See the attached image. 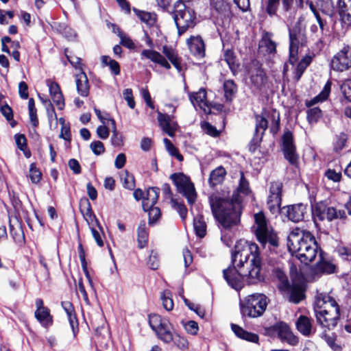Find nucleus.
<instances>
[{
    "mask_svg": "<svg viewBox=\"0 0 351 351\" xmlns=\"http://www.w3.org/2000/svg\"><path fill=\"white\" fill-rule=\"evenodd\" d=\"M348 140V136L345 133H341L337 136L333 144V149L335 152H340L346 146Z\"/></svg>",
    "mask_w": 351,
    "mask_h": 351,
    "instance_id": "nucleus-43",
    "label": "nucleus"
},
{
    "mask_svg": "<svg viewBox=\"0 0 351 351\" xmlns=\"http://www.w3.org/2000/svg\"><path fill=\"white\" fill-rule=\"evenodd\" d=\"M341 90L344 97L351 101V80H346L341 85Z\"/></svg>",
    "mask_w": 351,
    "mask_h": 351,
    "instance_id": "nucleus-60",
    "label": "nucleus"
},
{
    "mask_svg": "<svg viewBox=\"0 0 351 351\" xmlns=\"http://www.w3.org/2000/svg\"><path fill=\"white\" fill-rule=\"evenodd\" d=\"M267 303V298L263 294L250 295L240 303L241 314L250 317H258L265 311Z\"/></svg>",
    "mask_w": 351,
    "mask_h": 351,
    "instance_id": "nucleus-7",
    "label": "nucleus"
},
{
    "mask_svg": "<svg viewBox=\"0 0 351 351\" xmlns=\"http://www.w3.org/2000/svg\"><path fill=\"white\" fill-rule=\"evenodd\" d=\"M337 12L341 21L348 25H351V0H338Z\"/></svg>",
    "mask_w": 351,
    "mask_h": 351,
    "instance_id": "nucleus-22",
    "label": "nucleus"
},
{
    "mask_svg": "<svg viewBox=\"0 0 351 351\" xmlns=\"http://www.w3.org/2000/svg\"><path fill=\"white\" fill-rule=\"evenodd\" d=\"M75 83L77 91L80 95L84 97H88L90 86L88 77L84 71L75 74Z\"/></svg>",
    "mask_w": 351,
    "mask_h": 351,
    "instance_id": "nucleus-24",
    "label": "nucleus"
},
{
    "mask_svg": "<svg viewBox=\"0 0 351 351\" xmlns=\"http://www.w3.org/2000/svg\"><path fill=\"white\" fill-rule=\"evenodd\" d=\"M148 231L145 221H141L137 228V241L139 248L145 247L148 241Z\"/></svg>",
    "mask_w": 351,
    "mask_h": 351,
    "instance_id": "nucleus-32",
    "label": "nucleus"
},
{
    "mask_svg": "<svg viewBox=\"0 0 351 351\" xmlns=\"http://www.w3.org/2000/svg\"><path fill=\"white\" fill-rule=\"evenodd\" d=\"M10 232L14 242L22 245L25 242V234L22 228V223L16 217L9 218Z\"/></svg>",
    "mask_w": 351,
    "mask_h": 351,
    "instance_id": "nucleus-16",
    "label": "nucleus"
},
{
    "mask_svg": "<svg viewBox=\"0 0 351 351\" xmlns=\"http://www.w3.org/2000/svg\"><path fill=\"white\" fill-rule=\"evenodd\" d=\"M276 276L280 281L279 288L282 290L287 289L289 287V282L287 275L280 269L275 271Z\"/></svg>",
    "mask_w": 351,
    "mask_h": 351,
    "instance_id": "nucleus-51",
    "label": "nucleus"
},
{
    "mask_svg": "<svg viewBox=\"0 0 351 351\" xmlns=\"http://www.w3.org/2000/svg\"><path fill=\"white\" fill-rule=\"evenodd\" d=\"M34 315L39 323L46 328L53 324V317L50 314V310L48 308L40 311H35Z\"/></svg>",
    "mask_w": 351,
    "mask_h": 351,
    "instance_id": "nucleus-28",
    "label": "nucleus"
},
{
    "mask_svg": "<svg viewBox=\"0 0 351 351\" xmlns=\"http://www.w3.org/2000/svg\"><path fill=\"white\" fill-rule=\"evenodd\" d=\"M123 180V186L125 189L132 190L135 187V180L133 175L129 173L128 171L125 172Z\"/></svg>",
    "mask_w": 351,
    "mask_h": 351,
    "instance_id": "nucleus-59",
    "label": "nucleus"
},
{
    "mask_svg": "<svg viewBox=\"0 0 351 351\" xmlns=\"http://www.w3.org/2000/svg\"><path fill=\"white\" fill-rule=\"evenodd\" d=\"M224 60L226 62L230 70L234 73L237 71L239 64L237 63L236 57L232 50H226L224 53Z\"/></svg>",
    "mask_w": 351,
    "mask_h": 351,
    "instance_id": "nucleus-41",
    "label": "nucleus"
},
{
    "mask_svg": "<svg viewBox=\"0 0 351 351\" xmlns=\"http://www.w3.org/2000/svg\"><path fill=\"white\" fill-rule=\"evenodd\" d=\"M133 11L136 14V15L139 18V19L147 25L152 26L155 24L156 18L154 14L145 11H141L136 8H134Z\"/></svg>",
    "mask_w": 351,
    "mask_h": 351,
    "instance_id": "nucleus-36",
    "label": "nucleus"
},
{
    "mask_svg": "<svg viewBox=\"0 0 351 351\" xmlns=\"http://www.w3.org/2000/svg\"><path fill=\"white\" fill-rule=\"evenodd\" d=\"M319 260L316 265L317 271L328 274L334 273L335 271V265L330 261H326L324 258L321 252L319 253Z\"/></svg>",
    "mask_w": 351,
    "mask_h": 351,
    "instance_id": "nucleus-33",
    "label": "nucleus"
},
{
    "mask_svg": "<svg viewBox=\"0 0 351 351\" xmlns=\"http://www.w3.org/2000/svg\"><path fill=\"white\" fill-rule=\"evenodd\" d=\"M231 328L237 337L251 342H257L258 337L257 335L245 330L239 326L232 324Z\"/></svg>",
    "mask_w": 351,
    "mask_h": 351,
    "instance_id": "nucleus-29",
    "label": "nucleus"
},
{
    "mask_svg": "<svg viewBox=\"0 0 351 351\" xmlns=\"http://www.w3.org/2000/svg\"><path fill=\"white\" fill-rule=\"evenodd\" d=\"M62 306L67 315L71 328L75 336L78 331V322L74 313L73 304L69 301H64L62 302Z\"/></svg>",
    "mask_w": 351,
    "mask_h": 351,
    "instance_id": "nucleus-25",
    "label": "nucleus"
},
{
    "mask_svg": "<svg viewBox=\"0 0 351 351\" xmlns=\"http://www.w3.org/2000/svg\"><path fill=\"white\" fill-rule=\"evenodd\" d=\"M201 127H202L203 131L206 134H207L211 136L216 137L219 134L218 130L216 129V128L213 126L208 122L204 121V122L202 123Z\"/></svg>",
    "mask_w": 351,
    "mask_h": 351,
    "instance_id": "nucleus-58",
    "label": "nucleus"
},
{
    "mask_svg": "<svg viewBox=\"0 0 351 351\" xmlns=\"http://www.w3.org/2000/svg\"><path fill=\"white\" fill-rule=\"evenodd\" d=\"M171 203L173 207L179 213L182 219H184L187 215V209L186 206L173 198H171Z\"/></svg>",
    "mask_w": 351,
    "mask_h": 351,
    "instance_id": "nucleus-56",
    "label": "nucleus"
},
{
    "mask_svg": "<svg viewBox=\"0 0 351 351\" xmlns=\"http://www.w3.org/2000/svg\"><path fill=\"white\" fill-rule=\"evenodd\" d=\"M89 228L91 231L92 235H93L94 239L95 240L97 244L99 247L104 246V241L102 239V234H103L102 228H101V230H100L99 228H98L97 226H90Z\"/></svg>",
    "mask_w": 351,
    "mask_h": 351,
    "instance_id": "nucleus-55",
    "label": "nucleus"
},
{
    "mask_svg": "<svg viewBox=\"0 0 351 351\" xmlns=\"http://www.w3.org/2000/svg\"><path fill=\"white\" fill-rule=\"evenodd\" d=\"M331 68L336 71L343 72L351 67V46H344L332 58Z\"/></svg>",
    "mask_w": 351,
    "mask_h": 351,
    "instance_id": "nucleus-12",
    "label": "nucleus"
},
{
    "mask_svg": "<svg viewBox=\"0 0 351 351\" xmlns=\"http://www.w3.org/2000/svg\"><path fill=\"white\" fill-rule=\"evenodd\" d=\"M307 121L309 124L313 125L318 122L322 117V110L317 108H312L306 111Z\"/></svg>",
    "mask_w": 351,
    "mask_h": 351,
    "instance_id": "nucleus-39",
    "label": "nucleus"
},
{
    "mask_svg": "<svg viewBox=\"0 0 351 351\" xmlns=\"http://www.w3.org/2000/svg\"><path fill=\"white\" fill-rule=\"evenodd\" d=\"M158 112V121L162 130L167 133L169 136H173L176 130V124L171 123L173 117L167 114L162 113L159 111Z\"/></svg>",
    "mask_w": 351,
    "mask_h": 351,
    "instance_id": "nucleus-23",
    "label": "nucleus"
},
{
    "mask_svg": "<svg viewBox=\"0 0 351 351\" xmlns=\"http://www.w3.org/2000/svg\"><path fill=\"white\" fill-rule=\"evenodd\" d=\"M330 86L331 82L328 81L325 84L322 91L318 95L315 97L313 99L306 101V106L310 107L318 102L326 100L330 92Z\"/></svg>",
    "mask_w": 351,
    "mask_h": 351,
    "instance_id": "nucleus-34",
    "label": "nucleus"
},
{
    "mask_svg": "<svg viewBox=\"0 0 351 351\" xmlns=\"http://www.w3.org/2000/svg\"><path fill=\"white\" fill-rule=\"evenodd\" d=\"M283 210H286V215L289 220L297 223L304 219L307 206L303 204H297L284 207Z\"/></svg>",
    "mask_w": 351,
    "mask_h": 351,
    "instance_id": "nucleus-17",
    "label": "nucleus"
},
{
    "mask_svg": "<svg viewBox=\"0 0 351 351\" xmlns=\"http://www.w3.org/2000/svg\"><path fill=\"white\" fill-rule=\"evenodd\" d=\"M29 178L32 183L37 184L42 178V173L36 167L34 163H32L29 167Z\"/></svg>",
    "mask_w": 351,
    "mask_h": 351,
    "instance_id": "nucleus-54",
    "label": "nucleus"
},
{
    "mask_svg": "<svg viewBox=\"0 0 351 351\" xmlns=\"http://www.w3.org/2000/svg\"><path fill=\"white\" fill-rule=\"evenodd\" d=\"M314 311L317 322L322 327L333 328L339 319V306L335 300L325 293H319L315 299Z\"/></svg>",
    "mask_w": 351,
    "mask_h": 351,
    "instance_id": "nucleus-4",
    "label": "nucleus"
},
{
    "mask_svg": "<svg viewBox=\"0 0 351 351\" xmlns=\"http://www.w3.org/2000/svg\"><path fill=\"white\" fill-rule=\"evenodd\" d=\"M303 19L300 17L296 24L289 28V62L293 64L297 58L300 48L306 45L307 38L306 36V27L302 24Z\"/></svg>",
    "mask_w": 351,
    "mask_h": 351,
    "instance_id": "nucleus-6",
    "label": "nucleus"
},
{
    "mask_svg": "<svg viewBox=\"0 0 351 351\" xmlns=\"http://www.w3.org/2000/svg\"><path fill=\"white\" fill-rule=\"evenodd\" d=\"M338 253L345 260L351 259V247L340 246L338 248Z\"/></svg>",
    "mask_w": 351,
    "mask_h": 351,
    "instance_id": "nucleus-64",
    "label": "nucleus"
},
{
    "mask_svg": "<svg viewBox=\"0 0 351 351\" xmlns=\"http://www.w3.org/2000/svg\"><path fill=\"white\" fill-rule=\"evenodd\" d=\"M160 298L164 308L168 311H171L173 308L171 293L168 290H165L162 293Z\"/></svg>",
    "mask_w": 351,
    "mask_h": 351,
    "instance_id": "nucleus-45",
    "label": "nucleus"
},
{
    "mask_svg": "<svg viewBox=\"0 0 351 351\" xmlns=\"http://www.w3.org/2000/svg\"><path fill=\"white\" fill-rule=\"evenodd\" d=\"M274 328L278 334V337L282 341L287 342L291 346H295L298 343V338L293 335L286 323H278L275 325Z\"/></svg>",
    "mask_w": 351,
    "mask_h": 351,
    "instance_id": "nucleus-15",
    "label": "nucleus"
},
{
    "mask_svg": "<svg viewBox=\"0 0 351 351\" xmlns=\"http://www.w3.org/2000/svg\"><path fill=\"white\" fill-rule=\"evenodd\" d=\"M162 53L179 71L182 70L180 60L178 58L176 51L171 47L166 45L163 46Z\"/></svg>",
    "mask_w": 351,
    "mask_h": 351,
    "instance_id": "nucleus-35",
    "label": "nucleus"
},
{
    "mask_svg": "<svg viewBox=\"0 0 351 351\" xmlns=\"http://www.w3.org/2000/svg\"><path fill=\"white\" fill-rule=\"evenodd\" d=\"M193 227L196 234L202 238L206 233V225L202 215H197L193 220Z\"/></svg>",
    "mask_w": 351,
    "mask_h": 351,
    "instance_id": "nucleus-37",
    "label": "nucleus"
},
{
    "mask_svg": "<svg viewBox=\"0 0 351 351\" xmlns=\"http://www.w3.org/2000/svg\"><path fill=\"white\" fill-rule=\"evenodd\" d=\"M226 175V169L222 167L219 166L213 170L210 173L208 182L210 186H214L221 184Z\"/></svg>",
    "mask_w": 351,
    "mask_h": 351,
    "instance_id": "nucleus-30",
    "label": "nucleus"
},
{
    "mask_svg": "<svg viewBox=\"0 0 351 351\" xmlns=\"http://www.w3.org/2000/svg\"><path fill=\"white\" fill-rule=\"evenodd\" d=\"M16 144L19 149L24 152L26 157H29V152H27V139L24 134H17L14 136Z\"/></svg>",
    "mask_w": 351,
    "mask_h": 351,
    "instance_id": "nucleus-46",
    "label": "nucleus"
},
{
    "mask_svg": "<svg viewBox=\"0 0 351 351\" xmlns=\"http://www.w3.org/2000/svg\"><path fill=\"white\" fill-rule=\"evenodd\" d=\"M147 265L152 269H156L159 266V260L158 258V254L152 251L147 261Z\"/></svg>",
    "mask_w": 351,
    "mask_h": 351,
    "instance_id": "nucleus-61",
    "label": "nucleus"
},
{
    "mask_svg": "<svg viewBox=\"0 0 351 351\" xmlns=\"http://www.w3.org/2000/svg\"><path fill=\"white\" fill-rule=\"evenodd\" d=\"M254 232L258 241L263 245L269 243L273 246H277V236L273 232L272 228L268 225L263 212H259L254 215Z\"/></svg>",
    "mask_w": 351,
    "mask_h": 351,
    "instance_id": "nucleus-9",
    "label": "nucleus"
},
{
    "mask_svg": "<svg viewBox=\"0 0 351 351\" xmlns=\"http://www.w3.org/2000/svg\"><path fill=\"white\" fill-rule=\"evenodd\" d=\"M233 267L224 269L223 277L233 289L240 290L246 282L256 284L262 276L261 258L258 245L245 240L237 242L232 252Z\"/></svg>",
    "mask_w": 351,
    "mask_h": 351,
    "instance_id": "nucleus-1",
    "label": "nucleus"
},
{
    "mask_svg": "<svg viewBox=\"0 0 351 351\" xmlns=\"http://www.w3.org/2000/svg\"><path fill=\"white\" fill-rule=\"evenodd\" d=\"M172 13L180 35L184 34L188 28L195 26V13L183 2L176 1L173 5Z\"/></svg>",
    "mask_w": 351,
    "mask_h": 351,
    "instance_id": "nucleus-5",
    "label": "nucleus"
},
{
    "mask_svg": "<svg viewBox=\"0 0 351 351\" xmlns=\"http://www.w3.org/2000/svg\"><path fill=\"white\" fill-rule=\"evenodd\" d=\"M345 217L344 211L339 210L337 211L333 207H329L326 209V210L320 215V219L323 220L326 217L328 221H332L333 219L340 218L342 219Z\"/></svg>",
    "mask_w": 351,
    "mask_h": 351,
    "instance_id": "nucleus-38",
    "label": "nucleus"
},
{
    "mask_svg": "<svg viewBox=\"0 0 351 351\" xmlns=\"http://www.w3.org/2000/svg\"><path fill=\"white\" fill-rule=\"evenodd\" d=\"M317 5L322 12L326 14L330 15L333 12L334 5L331 0H319Z\"/></svg>",
    "mask_w": 351,
    "mask_h": 351,
    "instance_id": "nucleus-50",
    "label": "nucleus"
},
{
    "mask_svg": "<svg viewBox=\"0 0 351 351\" xmlns=\"http://www.w3.org/2000/svg\"><path fill=\"white\" fill-rule=\"evenodd\" d=\"M260 48L265 49V51L269 53L276 52V44L271 40L268 35H265L261 39Z\"/></svg>",
    "mask_w": 351,
    "mask_h": 351,
    "instance_id": "nucleus-40",
    "label": "nucleus"
},
{
    "mask_svg": "<svg viewBox=\"0 0 351 351\" xmlns=\"http://www.w3.org/2000/svg\"><path fill=\"white\" fill-rule=\"evenodd\" d=\"M250 82L256 89H261L267 82V77L264 71L260 68L252 71L250 75Z\"/></svg>",
    "mask_w": 351,
    "mask_h": 351,
    "instance_id": "nucleus-27",
    "label": "nucleus"
},
{
    "mask_svg": "<svg viewBox=\"0 0 351 351\" xmlns=\"http://www.w3.org/2000/svg\"><path fill=\"white\" fill-rule=\"evenodd\" d=\"M282 188V184L280 182L271 183L267 204L269 210L274 215H277L280 210Z\"/></svg>",
    "mask_w": 351,
    "mask_h": 351,
    "instance_id": "nucleus-14",
    "label": "nucleus"
},
{
    "mask_svg": "<svg viewBox=\"0 0 351 351\" xmlns=\"http://www.w3.org/2000/svg\"><path fill=\"white\" fill-rule=\"evenodd\" d=\"M311 59L310 57L304 58L300 61L295 69V78L297 81H298L300 79L304 71L311 63Z\"/></svg>",
    "mask_w": 351,
    "mask_h": 351,
    "instance_id": "nucleus-44",
    "label": "nucleus"
},
{
    "mask_svg": "<svg viewBox=\"0 0 351 351\" xmlns=\"http://www.w3.org/2000/svg\"><path fill=\"white\" fill-rule=\"evenodd\" d=\"M171 342H173L174 345L181 350L186 349L189 346L188 341L184 337L174 332V330L172 331Z\"/></svg>",
    "mask_w": 351,
    "mask_h": 351,
    "instance_id": "nucleus-47",
    "label": "nucleus"
},
{
    "mask_svg": "<svg viewBox=\"0 0 351 351\" xmlns=\"http://www.w3.org/2000/svg\"><path fill=\"white\" fill-rule=\"evenodd\" d=\"M118 30V36L120 38V43L124 46L125 47L130 49H134L136 48V45L133 42V40L125 34L122 32L119 27H117Z\"/></svg>",
    "mask_w": 351,
    "mask_h": 351,
    "instance_id": "nucleus-48",
    "label": "nucleus"
},
{
    "mask_svg": "<svg viewBox=\"0 0 351 351\" xmlns=\"http://www.w3.org/2000/svg\"><path fill=\"white\" fill-rule=\"evenodd\" d=\"M159 197V189L156 187L149 188L146 192V197L143 199V208L147 210L154 206Z\"/></svg>",
    "mask_w": 351,
    "mask_h": 351,
    "instance_id": "nucleus-26",
    "label": "nucleus"
},
{
    "mask_svg": "<svg viewBox=\"0 0 351 351\" xmlns=\"http://www.w3.org/2000/svg\"><path fill=\"white\" fill-rule=\"evenodd\" d=\"M171 179L176 185L178 191L184 196L189 204H193L196 199V191L190 178L182 173H173Z\"/></svg>",
    "mask_w": 351,
    "mask_h": 351,
    "instance_id": "nucleus-11",
    "label": "nucleus"
},
{
    "mask_svg": "<svg viewBox=\"0 0 351 351\" xmlns=\"http://www.w3.org/2000/svg\"><path fill=\"white\" fill-rule=\"evenodd\" d=\"M149 323L158 338L166 343H171L173 328L169 321L160 315H149Z\"/></svg>",
    "mask_w": 351,
    "mask_h": 351,
    "instance_id": "nucleus-10",
    "label": "nucleus"
},
{
    "mask_svg": "<svg viewBox=\"0 0 351 351\" xmlns=\"http://www.w3.org/2000/svg\"><path fill=\"white\" fill-rule=\"evenodd\" d=\"M163 142L170 155L176 157L179 161L183 160V156L179 153L178 149L171 143L170 140L164 138Z\"/></svg>",
    "mask_w": 351,
    "mask_h": 351,
    "instance_id": "nucleus-49",
    "label": "nucleus"
},
{
    "mask_svg": "<svg viewBox=\"0 0 351 351\" xmlns=\"http://www.w3.org/2000/svg\"><path fill=\"white\" fill-rule=\"evenodd\" d=\"M186 43L190 51L195 57L201 58L205 56L204 43L200 36H191Z\"/></svg>",
    "mask_w": 351,
    "mask_h": 351,
    "instance_id": "nucleus-21",
    "label": "nucleus"
},
{
    "mask_svg": "<svg viewBox=\"0 0 351 351\" xmlns=\"http://www.w3.org/2000/svg\"><path fill=\"white\" fill-rule=\"evenodd\" d=\"M325 176L330 180L337 182L341 180V171H337L334 169H328L325 172Z\"/></svg>",
    "mask_w": 351,
    "mask_h": 351,
    "instance_id": "nucleus-62",
    "label": "nucleus"
},
{
    "mask_svg": "<svg viewBox=\"0 0 351 351\" xmlns=\"http://www.w3.org/2000/svg\"><path fill=\"white\" fill-rule=\"evenodd\" d=\"M90 147L96 155H100L105 151L103 143L99 141H93L90 143Z\"/></svg>",
    "mask_w": 351,
    "mask_h": 351,
    "instance_id": "nucleus-63",
    "label": "nucleus"
},
{
    "mask_svg": "<svg viewBox=\"0 0 351 351\" xmlns=\"http://www.w3.org/2000/svg\"><path fill=\"white\" fill-rule=\"evenodd\" d=\"M269 126L273 134H276L280 128V114L276 110L256 115L255 136L256 138L261 139Z\"/></svg>",
    "mask_w": 351,
    "mask_h": 351,
    "instance_id": "nucleus-8",
    "label": "nucleus"
},
{
    "mask_svg": "<svg viewBox=\"0 0 351 351\" xmlns=\"http://www.w3.org/2000/svg\"><path fill=\"white\" fill-rule=\"evenodd\" d=\"M223 89L225 93V97L227 100L230 101L237 92V86L234 81L228 80L223 83Z\"/></svg>",
    "mask_w": 351,
    "mask_h": 351,
    "instance_id": "nucleus-42",
    "label": "nucleus"
},
{
    "mask_svg": "<svg viewBox=\"0 0 351 351\" xmlns=\"http://www.w3.org/2000/svg\"><path fill=\"white\" fill-rule=\"evenodd\" d=\"M80 211L83 215L84 219L88 223V227L97 226L98 228L101 230L100 223L97 217L93 213L90 203L87 199L81 201Z\"/></svg>",
    "mask_w": 351,
    "mask_h": 351,
    "instance_id": "nucleus-20",
    "label": "nucleus"
},
{
    "mask_svg": "<svg viewBox=\"0 0 351 351\" xmlns=\"http://www.w3.org/2000/svg\"><path fill=\"white\" fill-rule=\"evenodd\" d=\"M287 245L289 252L306 265L313 261L319 253V247L313 234L300 228L291 230Z\"/></svg>",
    "mask_w": 351,
    "mask_h": 351,
    "instance_id": "nucleus-3",
    "label": "nucleus"
},
{
    "mask_svg": "<svg viewBox=\"0 0 351 351\" xmlns=\"http://www.w3.org/2000/svg\"><path fill=\"white\" fill-rule=\"evenodd\" d=\"M144 210L145 212H148L149 223L154 222L160 217V210L158 207L152 206V208Z\"/></svg>",
    "mask_w": 351,
    "mask_h": 351,
    "instance_id": "nucleus-57",
    "label": "nucleus"
},
{
    "mask_svg": "<svg viewBox=\"0 0 351 351\" xmlns=\"http://www.w3.org/2000/svg\"><path fill=\"white\" fill-rule=\"evenodd\" d=\"M282 8L287 16L293 18L296 8L293 5V0H282Z\"/></svg>",
    "mask_w": 351,
    "mask_h": 351,
    "instance_id": "nucleus-52",
    "label": "nucleus"
},
{
    "mask_svg": "<svg viewBox=\"0 0 351 351\" xmlns=\"http://www.w3.org/2000/svg\"><path fill=\"white\" fill-rule=\"evenodd\" d=\"M189 99L193 106L197 108L202 110L204 113L208 114L210 112V108L208 105L206 100V93L204 88H200L199 91L193 93H189Z\"/></svg>",
    "mask_w": 351,
    "mask_h": 351,
    "instance_id": "nucleus-19",
    "label": "nucleus"
},
{
    "mask_svg": "<svg viewBox=\"0 0 351 351\" xmlns=\"http://www.w3.org/2000/svg\"><path fill=\"white\" fill-rule=\"evenodd\" d=\"M298 330L304 336H309L312 332V325L310 319L301 315L296 322Z\"/></svg>",
    "mask_w": 351,
    "mask_h": 351,
    "instance_id": "nucleus-31",
    "label": "nucleus"
},
{
    "mask_svg": "<svg viewBox=\"0 0 351 351\" xmlns=\"http://www.w3.org/2000/svg\"><path fill=\"white\" fill-rule=\"evenodd\" d=\"M141 60H149L151 62L158 64L167 69L171 68L170 64L167 62L165 58L159 52L152 49H143L140 54Z\"/></svg>",
    "mask_w": 351,
    "mask_h": 351,
    "instance_id": "nucleus-18",
    "label": "nucleus"
},
{
    "mask_svg": "<svg viewBox=\"0 0 351 351\" xmlns=\"http://www.w3.org/2000/svg\"><path fill=\"white\" fill-rule=\"evenodd\" d=\"M110 123L112 128V136L111 138L112 143L114 146H121L123 144L122 136L117 131L116 123L114 120H110Z\"/></svg>",
    "mask_w": 351,
    "mask_h": 351,
    "instance_id": "nucleus-53",
    "label": "nucleus"
},
{
    "mask_svg": "<svg viewBox=\"0 0 351 351\" xmlns=\"http://www.w3.org/2000/svg\"><path fill=\"white\" fill-rule=\"evenodd\" d=\"M209 204L213 216L223 228H230L240 221L241 205L237 195L230 199L223 192H215L209 196Z\"/></svg>",
    "mask_w": 351,
    "mask_h": 351,
    "instance_id": "nucleus-2",
    "label": "nucleus"
},
{
    "mask_svg": "<svg viewBox=\"0 0 351 351\" xmlns=\"http://www.w3.org/2000/svg\"><path fill=\"white\" fill-rule=\"evenodd\" d=\"M282 149L285 159L290 165L298 167L299 165V155L297 154L295 146L293 144L292 133L289 131L285 132L282 136Z\"/></svg>",
    "mask_w": 351,
    "mask_h": 351,
    "instance_id": "nucleus-13",
    "label": "nucleus"
}]
</instances>
